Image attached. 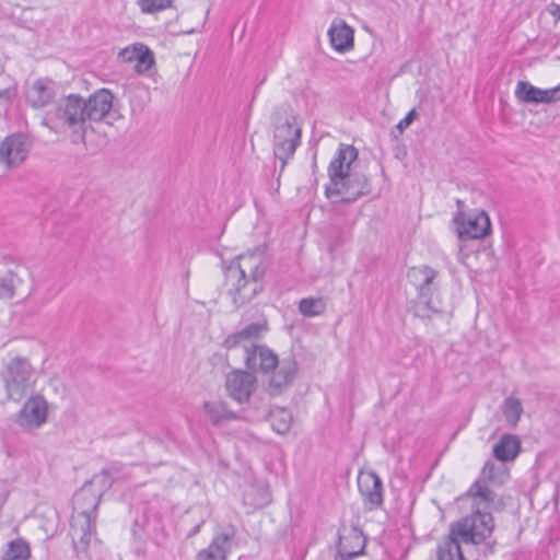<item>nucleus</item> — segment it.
<instances>
[{"label":"nucleus","mask_w":560,"mask_h":560,"mask_svg":"<svg viewBox=\"0 0 560 560\" xmlns=\"http://www.w3.org/2000/svg\"><path fill=\"white\" fill-rule=\"evenodd\" d=\"M360 493L364 502L371 508H377L383 504V483L381 478L374 471L363 474L358 479Z\"/></svg>","instance_id":"nucleus-19"},{"label":"nucleus","mask_w":560,"mask_h":560,"mask_svg":"<svg viewBox=\"0 0 560 560\" xmlns=\"http://www.w3.org/2000/svg\"><path fill=\"white\" fill-rule=\"evenodd\" d=\"M438 282L423 288L418 292V301L415 305V315L421 318H429L432 313L442 312V303L438 295Z\"/></svg>","instance_id":"nucleus-20"},{"label":"nucleus","mask_w":560,"mask_h":560,"mask_svg":"<svg viewBox=\"0 0 560 560\" xmlns=\"http://www.w3.org/2000/svg\"><path fill=\"white\" fill-rule=\"evenodd\" d=\"M47 419V402L40 396L31 397L16 415V423L25 429L40 427Z\"/></svg>","instance_id":"nucleus-12"},{"label":"nucleus","mask_w":560,"mask_h":560,"mask_svg":"<svg viewBox=\"0 0 560 560\" xmlns=\"http://www.w3.org/2000/svg\"><path fill=\"white\" fill-rule=\"evenodd\" d=\"M366 539L361 529L352 527L347 534L339 535L335 560H352L364 553Z\"/></svg>","instance_id":"nucleus-16"},{"label":"nucleus","mask_w":560,"mask_h":560,"mask_svg":"<svg viewBox=\"0 0 560 560\" xmlns=\"http://www.w3.org/2000/svg\"><path fill=\"white\" fill-rule=\"evenodd\" d=\"M358 158V150L351 144L341 143L328 166L329 183L340 180L341 176L350 172L351 164Z\"/></svg>","instance_id":"nucleus-18"},{"label":"nucleus","mask_w":560,"mask_h":560,"mask_svg":"<svg viewBox=\"0 0 560 560\" xmlns=\"http://www.w3.org/2000/svg\"><path fill=\"white\" fill-rule=\"evenodd\" d=\"M120 56L126 61H136L135 68L138 73L149 71L154 65L153 52L143 44H135L131 49H122Z\"/></svg>","instance_id":"nucleus-23"},{"label":"nucleus","mask_w":560,"mask_h":560,"mask_svg":"<svg viewBox=\"0 0 560 560\" xmlns=\"http://www.w3.org/2000/svg\"><path fill=\"white\" fill-rule=\"evenodd\" d=\"M256 384L253 373L236 370L228 374L225 386L229 396L240 404L248 401Z\"/></svg>","instance_id":"nucleus-13"},{"label":"nucleus","mask_w":560,"mask_h":560,"mask_svg":"<svg viewBox=\"0 0 560 560\" xmlns=\"http://www.w3.org/2000/svg\"><path fill=\"white\" fill-rule=\"evenodd\" d=\"M32 148L30 137L16 132L4 138L0 145V163L9 168L21 165L27 158Z\"/></svg>","instance_id":"nucleus-10"},{"label":"nucleus","mask_w":560,"mask_h":560,"mask_svg":"<svg viewBox=\"0 0 560 560\" xmlns=\"http://www.w3.org/2000/svg\"><path fill=\"white\" fill-rule=\"evenodd\" d=\"M245 364L252 372L272 373L270 387L280 390L291 384L298 371V364L291 357L279 361L277 354L265 346L246 349Z\"/></svg>","instance_id":"nucleus-4"},{"label":"nucleus","mask_w":560,"mask_h":560,"mask_svg":"<svg viewBox=\"0 0 560 560\" xmlns=\"http://www.w3.org/2000/svg\"><path fill=\"white\" fill-rule=\"evenodd\" d=\"M15 284L14 277L9 273L4 277H0V300H10L14 296Z\"/></svg>","instance_id":"nucleus-34"},{"label":"nucleus","mask_w":560,"mask_h":560,"mask_svg":"<svg viewBox=\"0 0 560 560\" xmlns=\"http://www.w3.org/2000/svg\"><path fill=\"white\" fill-rule=\"evenodd\" d=\"M100 502V494L90 489L88 483L73 495L74 514L71 518L70 534L78 553L88 550L92 536L96 534L95 522Z\"/></svg>","instance_id":"nucleus-3"},{"label":"nucleus","mask_w":560,"mask_h":560,"mask_svg":"<svg viewBox=\"0 0 560 560\" xmlns=\"http://www.w3.org/2000/svg\"><path fill=\"white\" fill-rule=\"evenodd\" d=\"M8 94V90H0V98L4 97Z\"/></svg>","instance_id":"nucleus-40"},{"label":"nucleus","mask_w":560,"mask_h":560,"mask_svg":"<svg viewBox=\"0 0 560 560\" xmlns=\"http://www.w3.org/2000/svg\"><path fill=\"white\" fill-rule=\"evenodd\" d=\"M264 330H266L265 324L252 323L244 327L243 329H241L238 332L243 341H245L258 338Z\"/></svg>","instance_id":"nucleus-35"},{"label":"nucleus","mask_w":560,"mask_h":560,"mask_svg":"<svg viewBox=\"0 0 560 560\" xmlns=\"http://www.w3.org/2000/svg\"><path fill=\"white\" fill-rule=\"evenodd\" d=\"M371 184L369 178L357 172H349L341 176V179H335L326 186L325 194L328 198L340 197L342 203H351L362 196L371 194Z\"/></svg>","instance_id":"nucleus-9"},{"label":"nucleus","mask_w":560,"mask_h":560,"mask_svg":"<svg viewBox=\"0 0 560 560\" xmlns=\"http://www.w3.org/2000/svg\"><path fill=\"white\" fill-rule=\"evenodd\" d=\"M113 471L114 468L103 469L100 474L94 475L93 478L85 483L89 485L90 489H92V487H96L94 492L100 494V498L102 499L104 492L113 486Z\"/></svg>","instance_id":"nucleus-33"},{"label":"nucleus","mask_w":560,"mask_h":560,"mask_svg":"<svg viewBox=\"0 0 560 560\" xmlns=\"http://www.w3.org/2000/svg\"><path fill=\"white\" fill-rule=\"evenodd\" d=\"M162 530L163 526L160 517L156 514L149 515L145 508L142 510L141 520L136 518L132 527L133 535L138 538L141 537V533L148 536H159Z\"/></svg>","instance_id":"nucleus-25"},{"label":"nucleus","mask_w":560,"mask_h":560,"mask_svg":"<svg viewBox=\"0 0 560 560\" xmlns=\"http://www.w3.org/2000/svg\"><path fill=\"white\" fill-rule=\"evenodd\" d=\"M35 381L34 369L28 360L22 357L13 358L3 372L7 395L14 401H20L26 396L32 390Z\"/></svg>","instance_id":"nucleus-7"},{"label":"nucleus","mask_w":560,"mask_h":560,"mask_svg":"<svg viewBox=\"0 0 560 560\" xmlns=\"http://www.w3.org/2000/svg\"><path fill=\"white\" fill-rule=\"evenodd\" d=\"M55 83L48 79H37L28 88L26 100L34 108L47 105L55 96Z\"/></svg>","instance_id":"nucleus-22"},{"label":"nucleus","mask_w":560,"mask_h":560,"mask_svg":"<svg viewBox=\"0 0 560 560\" xmlns=\"http://www.w3.org/2000/svg\"><path fill=\"white\" fill-rule=\"evenodd\" d=\"M172 0H140L141 10L144 13H154L171 5Z\"/></svg>","instance_id":"nucleus-36"},{"label":"nucleus","mask_w":560,"mask_h":560,"mask_svg":"<svg viewBox=\"0 0 560 560\" xmlns=\"http://www.w3.org/2000/svg\"><path fill=\"white\" fill-rule=\"evenodd\" d=\"M200 525H197L190 533V536L196 535L199 532Z\"/></svg>","instance_id":"nucleus-39"},{"label":"nucleus","mask_w":560,"mask_h":560,"mask_svg":"<svg viewBox=\"0 0 560 560\" xmlns=\"http://www.w3.org/2000/svg\"><path fill=\"white\" fill-rule=\"evenodd\" d=\"M521 448V442L515 435L504 434L493 446V455L501 462L514 459Z\"/></svg>","instance_id":"nucleus-24"},{"label":"nucleus","mask_w":560,"mask_h":560,"mask_svg":"<svg viewBox=\"0 0 560 560\" xmlns=\"http://www.w3.org/2000/svg\"><path fill=\"white\" fill-rule=\"evenodd\" d=\"M203 407L210 421L214 425H220L237 418L236 413L230 410L224 401H206Z\"/></svg>","instance_id":"nucleus-27"},{"label":"nucleus","mask_w":560,"mask_h":560,"mask_svg":"<svg viewBox=\"0 0 560 560\" xmlns=\"http://www.w3.org/2000/svg\"><path fill=\"white\" fill-rule=\"evenodd\" d=\"M456 222L458 224V237L462 241L482 238L491 232V222L485 211H479L462 221L456 219Z\"/></svg>","instance_id":"nucleus-15"},{"label":"nucleus","mask_w":560,"mask_h":560,"mask_svg":"<svg viewBox=\"0 0 560 560\" xmlns=\"http://www.w3.org/2000/svg\"><path fill=\"white\" fill-rule=\"evenodd\" d=\"M270 267L265 246L238 255L225 269L226 293L236 307L249 303L264 290V278Z\"/></svg>","instance_id":"nucleus-1"},{"label":"nucleus","mask_w":560,"mask_h":560,"mask_svg":"<svg viewBox=\"0 0 560 560\" xmlns=\"http://www.w3.org/2000/svg\"><path fill=\"white\" fill-rule=\"evenodd\" d=\"M243 341L240 332H234V334H231L229 335L225 340H224V347L228 348V349H232V348H235L237 347L238 345H241V342Z\"/></svg>","instance_id":"nucleus-38"},{"label":"nucleus","mask_w":560,"mask_h":560,"mask_svg":"<svg viewBox=\"0 0 560 560\" xmlns=\"http://www.w3.org/2000/svg\"><path fill=\"white\" fill-rule=\"evenodd\" d=\"M44 124L56 132L70 130L84 142L88 130L84 97L77 93L62 96L46 114Z\"/></svg>","instance_id":"nucleus-5"},{"label":"nucleus","mask_w":560,"mask_h":560,"mask_svg":"<svg viewBox=\"0 0 560 560\" xmlns=\"http://www.w3.org/2000/svg\"><path fill=\"white\" fill-rule=\"evenodd\" d=\"M439 272L429 266L412 267L408 270L407 278L415 285L417 291L432 285L436 282Z\"/></svg>","instance_id":"nucleus-26"},{"label":"nucleus","mask_w":560,"mask_h":560,"mask_svg":"<svg viewBox=\"0 0 560 560\" xmlns=\"http://www.w3.org/2000/svg\"><path fill=\"white\" fill-rule=\"evenodd\" d=\"M30 557L31 548L27 541L16 538L8 542L2 560H27Z\"/></svg>","instance_id":"nucleus-29"},{"label":"nucleus","mask_w":560,"mask_h":560,"mask_svg":"<svg viewBox=\"0 0 560 560\" xmlns=\"http://www.w3.org/2000/svg\"><path fill=\"white\" fill-rule=\"evenodd\" d=\"M502 412L506 422L511 427H516L523 413L521 400L514 396L505 398L502 405Z\"/></svg>","instance_id":"nucleus-30"},{"label":"nucleus","mask_w":560,"mask_h":560,"mask_svg":"<svg viewBox=\"0 0 560 560\" xmlns=\"http://www.w3.org/2000/svg\"><path fill=\"white\" fill-rule=\"evenodd\" d=\"M270 502L269 493L261 488L250 487L244 492L243 503L254 510L261 509Z\"/></svg>","instance_id":"nucleus-31"},{"label":"nucleus","mask_w":560,"mask_h":560,"mask_svg":"<svg viewBox=\"0 0 560 560\" xmlns=\"http://www.w3.org/2000/svg\"><path fill=\"white\" fill-rule=\"evenodd\" d=\"M114 95L107 89H100L84 97L88 121L98 122L105 119L113 107Z\"/></svg>","instance_id":"nucleus-17"},{"label":"nucleus","mask_w":560,"mask_h":560,"mask_svg":"<svg viewBox=\"0 0 560 560\" xmlns=\"http://www.w3.org/2000/svg\"><path fill=\"white\" fill-rule=\"evenodd\" d=\"M418 113L415 108L408 112V114L396 125V129L399 130L400 133L407 129L415 119H417Z\"/></svg>","instance_id":"nucleus-37"},{"label":"nucleus","mask_w":560,"mask_h":560,"mask_svg":"<svg viewBox=\"0 0 560 560\" xmlns=\"http://www.w3.org/2000/svg\"><path fill=\"white\" fill-rule=\"evenodd\" d=\"M273 153L281 162V171H283L288 160L293 156L301 143L302 129L298 125L296 117L289 113L287 107L273 114Z\"/></svg>","instance_id":"nucleus-6"},{"label":"nucleus","mask_w":560,"mask_h":560,"mask_svg":"<svg viewBox=\"0 0 560 560\" xmlns=\"http://www.w3.org/2000/svg\"><path fill=\"white\" fill-rule=\"evenodd\" d=\"M555 15L560 20V7L555 12Z\"/></svg>","instance_id":"nucleus-41"},{"label":"nucleus","mask_w":560,"mask_h":560,"mask_svg":"<svg viewBox=\"0 0 560 560\" xmlns=\"http://www.w3.org/2000/svg\"><path fill=\"white\" fill-rule=\"evenodd\" d=\"M269 421L275 432L284 434L291 428L292 415L285 408L277 407L270 411Z\"/></svg>","instance_id":"nucleus-28"},{"label":"nucleus","mask_w":560,"mask_h":560,"mask_svg":"<svg viewBox=\"0 0 560 560\" xmlns=\"http://www.w3.org/2000/svg\"><path fill=\"white\" fill-rule=\"evenodd\" d=\"M328 37L332 48L339 52L353 48V30L342 20H335L331 23Z\"/></svg>","instance_id":"nucleus-21"},{"label":"nucleus","mask_w":560,"mask_h":560,"mask_svg":"<svg viewBox=\"0 0 560 560\" xmlns=\"http://www.w3.org/2000/svg\"><path fill=\"white\" fill-rule=\"evenodd\" d=\"M505 474L493 463L487 462L481 470L480 477L470 486L466 497L472 500V512L479 508L481 513H490L488 509L494 503L497 494L489 488L488 483H502Z\"/></svg>","instance_id":"nucleus-8"},{"label":"nucleus","mask_w":560,"mask_h":560,"mask_svg":"<svg viewBox=\"0 0 560 560\" xmlns=\"http://www.w3.org/2000/svg\"><path fill=\"white\" fill-rule=\"evenodd\" d=\"M326 310V303L322 298H304L299 303V311L305 317L322 315Z\"/></svg>","instance_id":"nucleus-32"},{"label":"nucleus","mask_w":560,"mask_h":560,"mask_svg":"<svg viewBox=\"0 0 560 560\" xmlns=\"http://www.w3.org/2000/svg\"><path fill=\"white\" fill-rule=\"evenodd\" d=\"M515 97L526 104H549L560 100V86L541 90L527 81H520L515 89Z\"/></svg>","instance_id":"nucleus-14"},{"label":"nucleus","mask_w":560,"mask_h":560,"mask_svg":"<svg viewBox=\"0 0 560 560\" xmlns=\"http://www.w3.org/2000/svg\"><path fill=\"white\" fill-rule=\"evenodd\" d=\"M494 529L491 513L477 510L450 525L448 535L438 545V560H464L459 542L479 545L486 541Z\"/></svg>","instance_id":"nucleus-2"},{"label":"nucleus","mask_w":560,"mask_h":560,"mask_svg":"<svg viewBox=\"0 0 560 560\" xmlns=\"http://www.w3.org/2000/svg\"><path fill=\"white\" fill-rule=\"evenodd\" d=\"M236 529L233 525L215 532L210 545L197 553V560H228L232 551Z\"/></svg>","instance_id":"nucleus-11"}]
</instances>
